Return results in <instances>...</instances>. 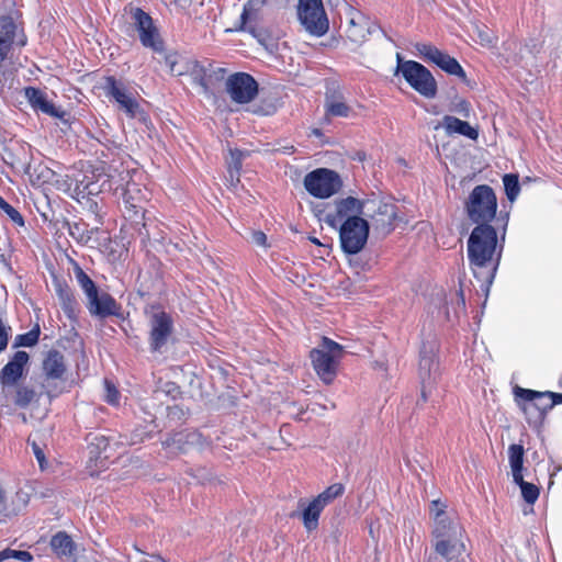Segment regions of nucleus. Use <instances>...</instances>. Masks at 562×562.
<instances>
[{
	"instance_id": "nucleus-7",
	"label": "nucleus",
	"mask_w": 562,
	"mask_h": 562,
	"mask_svg": "<svg viewBox=\"0 0 562 562\" xmlns=\"http://www.w3.org/2000/svg\"><path fill=\"white\" fill-rule=\"evenodd\" d=\"M303 184L305 190L316 199H328L342 188L340 175L328 168H317L305 175Z\"/></svg>"
},
{
	"instance_id": "nucleus-37",
	"label": "nucleus",
	"mask_w": 562,
	"mask_h": 562,
	"mask_svg": "<svg viewBox=\"0 0 562 562\" xmlns=\"http://www.w3.org/2000/svg\"><path fill=\"white\" fill-rule=\"evenodd\" d=\"M195 437H198V434L195 432H177L170 438L166 439L162 445L168 449L177 448L179 451H184L183 445L193 442Z\"/></svg>"
},
{
	"instance_id": "nucleus-47",
	"label": "nucleus",
	"mask_w": 562,
	"mask_h": 562,
	"mask_svg": "<svg viewBox=\"0 0 562 562\" xmlns=\"http://www.w3.org/2000/svg\"><path fill=\"white\" fill-rule=\"evenodd\" d=\"M105 386V402L110 405H119L120 403V392L115 387V385L109 380H104Z\"/></svg>"
},
{
	"instance_id": "nucleus-26",
	"label": "nucleus",
	"mask_w": 562,
	"mask_h": 562,
	"mask_svg": "<svg viewBox=\"0 0 562 562\" xmlns=\"http://www.w3.org/2000/svg\"><path fill=\"white\" fill-rule=\"evenodd\" d=\"M442 126L448 135L459 134L472 140H476L479 137V131L476 128L472 127L468 122L452 115L443 116Z\"/></svg>"
},
{
	"instance_id": "nucleus-59",
	"label": "nucleus",
	"mask_w": 562,
	"mask_h": 562,
	"mask_svg": "<svg viewBox=\"0 0 562 562\" xmlns=\"http://www.w3.org/2000/svg\"><path fill=\"white\" fill-rule=\"evenodd\" d=\"M85 189L88 191V194L94 193V188L92 183L88 184Z\"/></svg>"
},
{
	"instance_id": "nucleus-19",
	"label": "nucleus",
	"mask_w": 562,
	"mask_h": 562,
	"mask_svg": "<svg viewBox=\"0 0 562 562\" xmlns=\"http://www.w3.org/2000/svg\"><path fill=\"white\" fill-rule=\"evenodd\" d=\"M24 97L27 100L31 108L36 112H42L52 117L63 119L66 114L59 108H56L53 102L47 99L46 93L35 87H26L24 89Z\"/></svg>"
},
{
	"instance_id": "nucleus-40",
	"label": "nucleus",
	"mask_w": 562,
	"mask_h": 562,
	"mask_svg": "<svg viewBox=\"0 0 562 562\" xmlns=\"http://www.w3.org/2000/svg\"><path fill=\"white\" fill-rule=\"evenodd\" d=\"M414 47L418 55H420L424 59L434 63L435 65L442 52L436 46L427 43H416Z\"/></svg>"
},
{
	"instance_id": "nucleus-8",
	"label": "nucleus",
	"mask_w": 562,
	"mask_h": 562,
	"mask_svg": "<svg viewBox=\"0 0 562 562\" xmlns=\"http://www.w3.org/2000/svg\"><path fill=\"white\" fill-rule=\"evenodd\" d=\"M341 250L347 255L359 254L367 245L370 232L369 222L362 217L348 218L338 227Z\"/></svg>"
},
{
	"instance_id": "nucleus-14",
	"label": "nucleus",
	"mask_w": 562,
	"mask_h": 562,
	"mask_svg": "<svg viewBox=\"0 0 562 562\" xmlns=\"http://www.w3.org/2000/svg\"><path fill=\"white\" fill-rule=\"evenodd\" d=\"M226 90L234 102L245 104L257 95L258 83L249 74L236 72L227 78Z\"/></svg>"
},
{
	"instance_id": "nucleus-60",
	"label": "nucleus",
	"mask_w": 562,
	"mask_h": 562,
	"mask_svg": "<svg viewBox=\"0 0 562 562\" xmlns=\"http://www.w3.org/2000/svg\"><path fill=\"white\" fill-rule=\"evenodd\" d=\"M16 44H18V45H21V46L25 45V38H24V40H19V41L16 42Z\"/></svg>"
},
{
	"instance_id": "nucleus-27",
	"label": "nucleus",
	"mask_w": 562,
	"mask_h": 562,
	"mask_svg": "<svg viewBox=\"0 0 562 562\" xmlns=\"http://www.w3.org/2000/svg\"><path fill=\"white\" fill-rule=\"evenodd\" d=\"M263 3L265 0H248L244 4L243 12L240 14V23L236 30L254 33L255 26L252 25V22L257 21L259 11L261 10Z\"/></svg>"
},
{
	"instance_id": "nucleus-1",
	"label": "nucleus",
	"mask_w": 562,
	"mask_h": 562,
	"mask_svg": "<svg viewBox=\"0 0 562 562\" xmlns=\"http://www.w3.org/2000/svg\"><path fill=\"white\" fill-rule=\"evenodd\" d=\"M501 243L493 225L475 226L467 241V255L471 271L480 283L481 291L488 293L499 266L503 241L508 224V214L503 216Z\"/></svg>"
},
{
	"instance_id": "nucleus-42",
	"label": "nucleus",
	"mask_w": 562,
	"mask_h": 562,
	"mask_svg": "<svg viewBox=\"0 0 562 562\" xmlns=\"http://www.w3.org/2000/svg\"><path fill=\"white\" fill-rule=\"evenodd\" d=\"M109 447V439L101 435H91L89 437V450L90 453L95 456V458L101 454L102 452H105Z\"/></svg>"
},
{
	"instance_id": "nucleus-5",
	"label": "nucleus",
	"mask_w": 562,
	"mask_h": 562,
	"mask_svg": "<svg viewBox=\"0 0 562 562\" xmlns=\"http://www.w3.org/2000/svg\"><path fill=\"white\" fill-rule=\"evenodd\" d=\"M342 352V346L327 337H323L319 348L311 351L313 368L326 384L335 379Z\"/></svg>"
},
{
	"instance_id": "nucleus-16",
	"label": "nucleus",
	"mask_w": 562,
	"mask_h": 562,
	"mask_svg": "<svg viewBox=\"0 0 562 562\" xmlns=\"http://www.w3.org/2000/svg\"><path fill=\"white\" fill-rule=\"evenodd\" d=\"M364 201L353 196H347L335 201V211L326 214L324 221L331 227L337 228L338 225L352 217H361L363 214Z\"/></svg>"
},
{
	"instance_id": "nucleus-36",
	"label": "nucleus",
	"mask_w": 562,
	"mask_h": 562,
	"mask_svg": "<svg viewBox=\"0 0 562 562\" xmlns=\"http://www.w3.org/2000/svg\"><path fill=\"white\" fill-rule=\"evenodd\" d=\"M41 327L38 324H35L31 330L24 334L16 335L14 338L13 347H34L40 339Z\"/></svg>"
},
{
	"instance_id": "nucleus-17",
	"label": "nucleus",
	"mask_w": 562,
	"mask_h": 562,
	"mask_svg": "<svg viewBox=\"0 0 562 562\" xmlns=\"http://www.w3.org/2000/svg\"><path fill=\"white\" fill-rule=\"evenodd\" d=\"M30 361L26 351H16L8 363L0 370V383L5 386H13L24 375L25 368Z\"/></svg>"
},
{
	"instance_id": "nucleus-2",
	"label": "nucleus",
	"mask_w": 562,
	"mask_h": 562,
	"mask_svg": "<svg viewBox=\"0 0 562 562\" xmlns=\"http://www.w3.org/2000/svg\"><path fill=\"white\" fill-rule=\"evenodd\" d=\"M432 529V552L426 562H467L469 537L462 525Z\"/></svg>"
},
{
	"instance_id": "nucleus-11",
	"label": "nucleus",
	"mask_w": 562,
	"mask_h": 562,
	"mask_svg": "<svg viewBox=\"0 0 562 562\" xmlns=\"http://www.w3.org/2000/svg\"><path fill=\"white\" fill-rule=\"evenodd\" d=\"M133 25L138 33L140 44L156 53L164 50V41L160 37L153 18L140 8H132L130 11Z\"/></svg>"
},
{
	"instance_id": "nucleus-25",
	"label": "nucleus",
	"mask_w": 562,
	"mask_h": 562,
	"mask_svg": "<svg viewBox=\"0 0 562 562\" xmlns=\"http://www.w3.org/2000/svg\"><path fill=\"white\" fill-rule=\"evenodd\" d=\"M299 507L302 508L301 519L306 531L311 532L318 528L319 517L324 508L318 505L314 498L307 504L303 501H299Z\"/></svg>"
},
{
	"instance_id": "nucleus-20",
	"label": "nucleus",
	"mask_w": 562,
	"mask_h": 562,
	"mask_svg": "<svg viewBox=\"0 0 562 562\" xmlns=\"http://www.w3.org/2000/svg\"><path fill=\"white\" fill-rule=\"evenodd\" d=\"M87 308L92 316L106 318L109 316H119L121 305L115 299L106 292L99 293L88 300Z\"/></svg>"
},
{
	"instance_id": "nucleus-9",
	"label": "nucleus",
	"mask_w": 562,
	"mask_h": 562,
	"mask_svg": "<svg viewBox=\"0 0 562 562\" xmlns=\"http://www.w3.org/2000/svg\"><path fill=\"white\" fill-rule=\"evenodd\" d=\"M297 16L305 31L322 37L329 30V21L322 0H299Z\"/></svg>"
},
{
	"instance_id": "nucleus-57",
	"label": "nucleus",
	"mask_w": 562,
	"mask_h": 562,
	"mask_svg": "<svg viewBox=\"0 0 562 562\" xmlns=\"http://www.w3.org/2000/svg\"><path fill=\"white\" fill-rule=\"evenodd\" d=\"M139 562H165V561L161 557H154V560H151V561L140 560Z\"/></svg>"
},
{
	"instance_id": "nucleus-3",
	"label": "nucleus",
	"mask_w": 562,
	"mask_h": 562,
	"mask_svg": "<svg viewBox=\"0 0 562 562\" xmlns=\"http://www.w3.org/2000/svg\"><path fill=\"white\" fill-rule=\"evenodd\" d=\"M464 210L468 218L476 226L492 225L497 215V198L487 184H479L470 192Z\"/></svg>"
},
{
	"instance_id": "nucleus-44",
	"label": "nucleus",
	"mask_w": 562,
	"mask_h": 562,
	"mask_svg": "<svg viewBox=\"0 0 562 562\" xmlns=\"http://www.w3.org/2000/svg\"><path fill=\"white\" fill-rule=\"evenodd\" d=\"M16 559L22 562H31L33 561V555L31 552L25 550H12V549H5L0 552V562L7 559Z\"/></svg>"
},
{
	"instance_id": "nucleus-31",
	"label": "nucleus",
	"mask_w": 562,
	"mask_h": 562,
	"mask_svg": "<svg viewBox=\"0 0 562 562\" xmlns=\"http://www.w3.org/2000/svg\"><path fill=\"white\" fill-rule=\"evenodd\" d=\"M436 65L449 75L457 76L461 79L465 78V71L459 61L443 52H441Z\"/></svg>"
},
{
	"instance_id": "nucleus-24",
	"label": "nucleus",
	"mask_w": 562,
	"mask_h": 562,
	"mask_svg": "<svg viewBox=\"0 0 562 562\" xmlns=\"http://www.w3.org/2000/svg\"><path fill=\"white\" fill-rule=\"evenodd\" d=\"M395 218V206L393 204H382L372 216L373 226L380 233L389 234L394 229Z\"/></svg>"
},
{
	"instance_id": "nucleus-28",
	"label": "nucleus",
	"mask_w": 562,
	"mask_h": 562,
	"mask_svg": "<svg viewBox=\"0 0 562 562\" xmlns=\"http://www.w3.org/2000/svg\"><path fill=\"white\" fill-rule=\"evenodd\" d=\"M446 504L439 499L431 502L429 507L430 516L434 520L432 529H437L440 526L452 527L454 525H462L457 517H452L446 513Z\"/></svg>"
},
{
	"instance_id": "nucleus-50",
	"label": "nucleus",
	"mask_w": 562,
	"mask_h": 562,
	"mask_svg": "<svg viewBox=\"0 0 562 562\" xmlns=\"http://www.w3.org/2000/svg\"><path fill=\"white\" fill-rule=\"evenodd\" d=\"M10 331L11 327L5 326L0 318V352L3 351L8 346Z\"/></svg>"
},
{
	"instance_id": "nucleus-58",
	"label": "nucleus",
	"mask_w": 562,
	"mask_h": 562,
	"mask_svg": "<svg viewBox=\"0 0 562 562\" xmlns=\"http://www.w3.org/2000/svg\"><path fill=\"white\" fill-rule=\"evenodd\" d=\"M328 3L333 7H338L340 3H342V0H328Z\"/></svg>"
},
{
	"instance_id": "nucleus-54",
	"label": "nucleus",
	"mask_w": 562,
	"mask_h": 562,
	"mask_svg": "<svg viewBox=\"0 0 562 562\" xmlns=\"http://www.w3.org/2000/svg\"><path fill=\"white\" fill-rule=\"evenodd\" d=\"M550 406L551 409L558 404H562V393H554L549 391Z\"/></svg>"
},
{
	"instance_id": "nucleus-29",
	"label": "nucleus",
	"mask_w": 562,
	"mask_h": 562,
	"mask_svg": "<svg viewBox=\"0 0 562 562\" xmlns=\"http://www.w3.org/2000/svg\"><path fill=\"white\" fill-rule=\"evenodd\" d=\"M184 75H189L194 85L200 86L204 92L209 90L207 86V70L198 60H186L184 63Z\"/></svg>"
},
{
	"instance_id": "nucleus-38",
	"label": "nucleus",
	"mask_w": 562,
	"mask_h": 562,
	"mask_svg": "<svg viewBox=\"0 0 562 562\" xmlns=\"http://www.w3.org/2000/svg\"><path fill=\"white\" fill-rule=\"evenodd\" d=\"M503 184L507 199L514 202L520 193L519 178L516 173H506L503 177Z\"/></svg>"
},
{
	"instance_id": "nucleus-41",
	"label": "nucleus",
	"mask_w": 562,
	"mask_h": 562,
	"mask_svg": "<svg viewBox=\"0 0 562 562\" xmlns=\"http://www.w3.org/2000/svg\"><path fill=\"white\" fill-rule=\"evenodd\" d=\"M187 59L182 58L178 54H168L165 56V63L169 68L170 74L176 76L184 75V63Z\"/></svg>"
},
{
	"instance_id": "nucleus-22",
	"label": "nucleus",
	"mask_w": 562,
	"mask_h": 562,
	"mask_svg": "<svg viewBox=\"0 0 562 562\" xmlns=\"http://www.w3.org/2000/svg\"><path fill=\"white\" fill-rule=\"evenodd\" d=\"M50 548L60 560H71L77 552V546L65 531H58L50 539Z\"/></svg>"
},
{
	"instance_id": "nucleus-33",
	"label": "nucleus",
	"mask_w": 562,
	"mask_h": 562,
	"mask_svg": "<svg viewBox=\"0 0 562 562\" xmlns=\"http://www.w3.org/2000/svg\"><path fill=\"white\" fill-rule=\"evenodd\" d=\"M74 272L76 281L85 292L87 300H90L92 296L94 297L99 291L93 280L79 266L75 267Z\"/></svg>"
},
{
	"instance_id": "nucleus-56",
	"label": "nucleus",
	"mask_w": 562,
	"mask_h": 562,
	"mask_svg": "<svg viewBox=\"0 0 562 562\" xmlns=\"http://www.w3.org/2000/svg\"><path fill=\"white\" fill-rule=\"evenodd\" d=\"M458 294H459V304L464 308L465 307V299H464L462 286L460 288Z\"/></svg>"
},
{
	"instance_id": "nucleus-4",
	"label": "nucleus",
	"mask_w": 562,
	"mask_h": 562,
	"mask_svg": "<svg viewBox=\"0 0 562 562\" xmlns=\"http://www.w3.org/2000/svg\"><path fill=\"white\" fill-rule=\"evenodd\" d=\"M103 91L110 100L117 104L119 109L123 111L127 117L135 119L146 126L150 123L148 114L140 106L136 98L128 91L124 82L113 76H108L104 79Z\"/></svg>"
},
{
	"instance_id": "nucleus-23",
	"label": "nucleus",
	"mask_w": 562,
	"mask_h": 562,
	"mask_svg": "<svg viewBox=\"0 0 562 562\" xmlns=\"http://www.w3.org/2000/svg\"><path fill=\"white\" fill-rule=\"evenodd\" d=\"M43 372L48 380L61 379L66 372L64 355L58 350H49L43 361Z\"/></svg>"
},
{
	"instance_id": "nucleus-32",
	"label": "nucleus",
	"mask_w": 562,
	"mask_h": 562,
	"mask_svg": "<svg viewBox=\"0 0 562 562\" xmlns=\"http://www.w3.org/2000/svg\"><path fill=\"white\" fill-rule=\"evenodd\" d=\"M42 393H37L34 389L20 385L15 390L14 404L20 408H26L33 402H37Z\"/></svg>"
},
{
	"instance_id": "nucleus-43",
	"label": "nucleus",
	"mask_w": 562,
	"mask_h": 562,
	"mask_svg": "<svg viewBox=\"0 0 562 562\" xmlns=\"http://www.w3.org/2000/svg\"><path fill=\"white\" fill-rule=\"evenodd\" d=\"M0 210L3 211L8 215V217L19 226L24 225V220L21 213L9 204L1 195H0Z\"/></svg>"
},
{
	"instance_id": "nucleus-34",
	"label": "nucleus",
	"mask_w": 562,
	"mask_h": 562,
	"mask_svg": "<svg viewBox=\"0 0 562 562\" xmlns=\"http://www.w3.org/2000/svg\"><path fill=\"white\" fill-rule=\"evenodd\" d=\"M345 492V487L340 483H335L319 493L314 501L323 508L331 504L337 497L341 496Z\"/></svg>"
},
{
	"instance_id": "nucleus-10",
	"label": "nucleus",
	"mask_w": 562,
	"mask_h": 562,
	"mask_svg": "<svg viewBox=\"0 0 562 562\" xmlns=\"http://www.w3.org/2000/svg\"><path fill=\"white\" fill-rule=\"evenodd\" d=\"M438 344L435 340H427L422 344L419 351V378L422 382L420 398L428 400V392L439 375V362L437 359Z\"/></svg>"
},
{
	"instance_id": "nucleus-51",
	"label": "nucleus",
	"mask_w": 562,
	"mask_h": 562,
	"mask_svg": "<svg viewBox=\"0 0 562 562\" xmlns=\"http://www.w3.org/2000/svg\"><path fill=\"white\" fill-rule=\"evenodd\" d=\"M251 241L260 247H267V235L261 231H254L251 233Z\"/></svg>"
},
{
	"instance_id": "nucleus-48",
	"label": "nucleus",
	"mask_w": 562,
	"mask_h": 562,
	"mask_svg": "<svg viewBox=\"0 0 562 562\" xmlns=\"http://www.w3.org/2000/svg\"><path fill=\"white\" fill-rule=\"evenodd\" d=\"M42 394H46L47 397L49 400L54 398V397H57L60 393H61V390H59L56 385V383H54V380H48L46 376L42 383Z\"/></svg>"
},
{
	"instance_id": "nucleus-6",
	"label": "nucleus",
	"mask_w": 562,
	"mask_h": 562,
	"mask_svg": "<svg viewBox=\"0 0 562 562\" xmlns=\"http://www.w3.org/2000/svg\"><path fill=\"white\" fill-rule=\"evenodd\" d=\"M397 72H401L405 81L420 95L432 99L437 94V82L432 74L422 64L415 60H403L397 54Z\"/></svg>"
},
{
	"instance_id": "nucleus-61",
	"label": "nucleus",
	"mask_w": 562,
	"mask_h": 562,
	"mask_svg": "<svg viewBox=\"0 0 562 562\" xmlns=\"http://www.w3.org/2000/svg\"><path fill=\"white\" fill-rule=\"evenodd\" d=\"M138 441H143V438H139V439H134V438H133V439H132V441H131V443H133V445H134V443H136V442H138Z\"/></svg>"
},
{
	"instance_id": "nucleus-55",
	"label": "nucleus",
	"mask_w": 562,
	"mask_h": 562,
	"mask_svg": "<svg viewBox=\"0 0 562 562\" xmlns=\"http://www.w3.org/2000/svg\"><path fill=\"white\" fill-rule=\"evenodd\" d=\"M7 505L4 492L0 488V520L5 516Z\"/></svg>"
},
{
	"instance_id": "nucleus-15",
	"label": "nucleus",
	"mask_w": 562,
	"mask_h": 562,
	"mask_svg": "<svg viewBox=\"0 0 562 562\" xmlns=\"http://www.w3.org/2000/svg\"><path fill=\"white\" fill-rule=\"evenodd\" d=\"M122 200L124 205V215L136 225L143 224L146 194L145 191L135 182H127L122 189Z\"/></svg>"
},
{
	"instance_id": "nucleus-63",
	"label": "nucleus",
	"mask_w": 562,
	"mask_h": 562,
	"mask_svg": "<svg viewBox=\"0 0 562 562\" xmlns=\"http://www.w3.org/2000/svg\"><path fill=\"white\" fill-rule=\"evenodd\" d=\"M175 2H177L178 0H173Z\"/></svg>"
},
{
	"instance_id": "nucleus-52",
	"label": "nucleus",
	"mask_w": 562,
	"mask_h": 562,
	"mask_svg": "<svg viewBox=\"0 0 562 562\" xmlns=\"http://www.w3.org/2000/svg\"><path fill=\"white\" fill-rule=\"evenodd\" d=\"M234 169L238 172L241 168L243 151L239 149L231 150Z\"/></svg>"
},
{
	"instance_id": "nucleus-13",
	"label": "nucleus",
	"mask_w": 562,
	"mask_h": 562,
	"mask_svg": "<svg viewBox=\"0 0 562 562\" xmlns=\"http://www.w3.org/2000/svg\"><path fill=\"white\" fill-rule=\"evenodd\" d=\"M149 348L153 352H159L167 345L173 330V319L165 311H155L149 321Z\"/></svg>"
},
{
	"instance_id": "nucleus-53",
	"label": "nucleus",
	"mask_w": 562,
	"mask_h": 562,
	"mask_svg": "<svg viewBox=\"0 0 562 562\" xmlns=\"http://www.w3.org/2000/svg\"><path fill=\"white\" fill-rule=\"evenodd\" d=\"M456 111L460 113L461 115L468 117L470 115V104L465 100H461L457 104Z\"/></svg>"
},
{
	"instance_id": "nucleus-21",
	"label": "nucleus",
	"mask_w": 562,
	"mask_h": 562,
	"mask_svg": "<svg viewBox=\"0 0 562 562\" xmlns=\"http://www.w3.org/2000/svg\"><path fill=\"white\" fill-rule=\"evenodd\" d=\"M345 4V14L348 20L346 34L353 43L363 42L369 33L366 16L348 3Z\"/></svg>"
},
{
	"instance_id": "nucleus-35",
	"label": "nucleus",
	"mask_w": 562,
	"mask_h": 562,
	"mask_svg": "<svg viewBox=\"0 0 562 562\" xmlns=\"http://www.w3.org/2000/svg\"><path fill=\"white\" fill-rule=\"evenodd\" d=\"M57 295L59 297V301H60L61 308H63L64 313L69 318L74 317L75 316V312H76L77 302H76V299H75L72 292L69 290L68 286L59 285L57 288Z\"/></svg>"
},
{
	"instance_id": "nucleus-49",
	"label": "nucleus",
	"mask_w": 562,
	"mask_h": 562,
	"mask_svg": "<svg viewBox=\"0 0 562 562\" xmlns=\"http://www.w3.org/2000/svg\"><path fill=\"white\" fill-rule=\"evenodd\" d=\"M71 560L74 562H97L95 552L86 549L77 551Z\"/></svg>"
},
{
	"instance_id": "nucleus-62",
	"label": "nucleus",
	"mask_w": 562,
	"mask_h": 562,
	"mask_svg": "<svg viewBox=\"0 0 562 562\" xmlns=\"http://www.w3.org/2000/svg\"><path fill=\"white\" fill-rule=\"evenodd\" d=\"M314 134H315V135H318V134H319V131H318V130H314Z\"/></svg>"
},
{
	"instance_id": "nucleus-18",
	"label": "nucleus",
	"mask_w": 562,
	"mask_h": 562,
	"mask_svg": "<svg viewBox=\"0 0 562 562\" xmlns=\"http://www.w3.org/2000/svg\"><path fill=\"white\" fill-rule=\"evenodd\" d=\"M16 12L0 15V66L8 58L18 33Z\"/></svg>"
},
{
	"instance_id": "nucleus-30",
	"label": "nucleus",
	"mask_w": 562,
	"mask_h": 562,
	"mask_svg": "<svg viewBox=\"0 0 562 562\" xmlns=\"http://www.w3.org/2000/svg\"><path fill=\"white\" fill-rule=\"evenodd\" d=\"M525 449L521 445L513 443L508 447V461L512 469L513 480L521 481L524 471Z\"/></svg>"
},
{
	"instance_id": "nucleus-46",
	"label": "nucleus",
	"mask_w": 562,
	"mask_h": 562,
	"mask_svg": "<svg viewBox=\"0 0 562 562\" xmlns=\"http://www.w3.org/2000/svg\"><path fill=\"white\" fill-rule=\"evenodd\" d=\"M27 443L32 448L33 454L38 462L40 469L42 471L46 470L48 463H47L43 447L40 443H37L35 440H32L31 438L27 439Z\"/></svg>"
},
{
	"instance_id": "nucleus-45",
	"label": "nucleus",
	"mask_w": 562,
	"mask_h": 562,
	"mask_svg": "<svg viewBox=\"0 0 562 562\" xmlns=\"http://www.w3.org/2000/svg\"><path fill=\"white\" fill-rule=\"evenodd\" d=\"M349 111V106L340 101H331L326 104V114L330 116L346 117Z\"/></svg>"
},
{
	"instance_id": "nucleus-39",
	"label": "nucleus",
	"mask_w": 562,
	"mask_h": 562,
	"mask_svg": "<svg viewBox=\"0 0 562 562\" xmlns=\"http://www.w3.org/2000/svg\"><path fill=\"white\" fill-rule=\"evenodd\" d=\"M513 481L520 487L524 501L530 505L535 504L540 493L538 486L532 483L524 481V475H521V481Z\"/></svg>"
},
{
	"instance_id": "nucleus-12",
	"label": "nucleus",
	"mask_w": 562,
	"mask_h": 562,
	"mask_svg": "<svg viewBox=\"0 0 562 562\" xmlns=\"http://www.w3.org/2000/svg\"><path fill=\"white\" fill-rule=\"evenodd\" d=\"M515 395L524 402L521 409L528 417L529 424L532 419L535 423L540 422L551 409L549 391L539 392L529 389L517 387Z\"/></svg>"
}]
</instances>
